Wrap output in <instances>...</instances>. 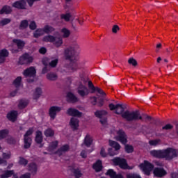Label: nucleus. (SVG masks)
I'll return each instance as SVG.
<instances>
[{
	"label": "nucleus",
	"instance_id": "1",
	"mask_svg": "<svg viewBox=\"0 0 178 178\" xmlns=\"http://www.w3.org/2000/svg\"><path fill=\"white\" fill-rule=\"evenodd\" d=\"M42 41L44 42H51L56 48L62 47V44H63V39H62V38L56 37L52 35H45L43 37Z\"/></svg>",
	"mask_w": 178,
	"mask_h": 178
},
{
	"label": "nucleus",
	"instance_id": "2",
	"mask_svg": "<svg viewBox=\"0 0 178 178\" xmlns=\"http://www.w3.org/2000/svg\"><path fill=\"white\" fill-rule=\"evenodd\" d=\"M88 81V79L83 78L81 79V82L79 84L77 88V92L79 95L81 97V98H86L90 94V90L87 86H85L84 84Z\"/></svg>",
	"mask_w": 178,
	"mask_h": 178
},
{
	"label": "nucleus",
	"instance_id": "3",
	"mask_svg": "<svg viewBox=\"0 0 178 178\" xmlns=\"http://www.w3.org/2000/svg\"><path fill=\"white\" fill-rule=\"evenodd\" d=\"M178 155V150L172 147H168L165 149H163V158H165L167 161H170L173 158H176Z\"/></svg>",
	"mask_w": 178,
	"mask_h": 178
},
{
	"label": "nucleus",
	"instance_id": "4",
	"mask_svg": "<svg viewBox=\"0 0 178 178\" xmlns=\"http://www.w3.org/2000/svg\"><path fill=\"white\" fill-rule=\"evenodd\" d=\"M140 168L145 175L149 176V175H151V172H152V169H154V165L147 161H145L143 163L140 165Z\"/></svg>",
	"mask_w": 178,
	"mask_h": 178
},
{
	"label": "nucleus",
	"instance_id": "5",
	"mask_svg": "<svg viewBox=\"0 0 178 178\" xmlns=\"http://www.w3.org/2000/svg\"><path fill=\"white\" fill-rule=\"evenodd\" d=\"M33 60L34 58H33V56L26 53L19 57L18 64L29 65V63H32Z\"/></svg>",
	"mask_w": 178,
	"mask_h": 178
},
{
	"label": "nucleus",
	"instance_id": "6",
	"mask_svg": "<svg viewBox=\"0 0 178 178\" xmlns=\"http://www.w3.org/2000/svg\"><path fill=\"white\" fill-rule=\"evenodd\" d=\"M35 68L34 67H30L24 71L23 74L25 77H32L31 79H27V81L28 83H33L34 81V77H35Z\"/></svg>",
	"mask_w": 178,
	"mask_h": 178
},
{
	"label": "nucleus",
	"instance_id": "7",
	"mask_svg": "<svg viewBox=\"0 0 178 178\" xmlns=\"http://www.w3.org/2000/svg\"><path fill=\"white\" fill-rule=\"evenodd\" d=\"M113 162L115 165L120 166L121 169H130L126 159L117 157L113 159Z\"/></svg>",
	"mask_w": 178,
	"mask_h": 178
},
{
	"label": "nucleus",
	"instance_id": "8",
	"mask_svg": "<svg viewBox=\"0 0 178 178\" xmlns=\"http://www.w3.org/2000/svg\"><path fill=\"white\" fill-rule=\"evenodd\" d=\"M108 107L111 111H115V113H117V115H123L124 113V108L122 104L115 105L113 104H110Z\"/></svg>",
	"mask_w": 178,
	"mask_h": 178
},
{
	"label": "nucleus",
	"instance_id": "9",
	"mask_svg": "<svg viewBox=\"0 0 178 178\" xmlns=\"http://www.w3.org/2000/svg\"><path fill=\"white\" fill-rule=\"evenodd\" d=\"M109 145L113 148H115V152H113V149H108L109 155H111V156H113L114 155H116L118 154V152L116 151H119V149H120V145L118 143V142L109 140Z\"/></svg>",
	"mask_w": 178,
	"mask_h": 178
},
{
	"label": "nucleus",
	"instance_id": "10",
	"mask_svg": "<svg viewBox=\"0 0 178 178\" xmlns=\"http://www.w3.org/2000/svg\"><path fill=\"white\" fill-rule=\"evenodd\" d=\"M115 139L117 141H120L122 144H127V136L123 131V130H119L117 132V136H115Z\"/></svg>",
	"mask_w": 178,
	"mask_h": 178
},
{
	"label": "nucleus",
	"instance_id": "11",
	"mask_svg": "<svg viewBox=\"0 0 178 178\" xmlns=\"http://www.w3.org/2000/svg\"><path fill=\"white\" fill-rule=\"evenodd\" d=\"M95 115L97 118H99L100 119V123L103 125L105 126L107 123L106 118L102 119L104 116H106L108 115V112L102 110V111H97L95 113Z\"/></svg>",
	"mask_w": 178,
	"mask_h": 178
},
{
	"label": "nucleus",
	"instance_id": "12",
	"mask_svg": "<svg viewBox=\"0 0 178 178\" xmlns=\"http://www.w3.org/2000/svg\"><path fill=\"white\" fill-rule=\"evenodd\" d=\"M62 111V108L56 106H53L49 108V115L52 119V120H54L55 118H56L57 113H59Z\"/></svg>",
	"mask_w": 178,
	"mask_h": 178
},
{
	"label": "nucleus",
	"instance_id": "13",
	"mask_svg": "<svg viewBox=\"0 0 178 178\" xmlns=\"http://www.w3.org/2000/svg\"><path fill=\"white\" fill-rule=\"evenodd\" d=\"M66 114L69 116H76L77 118H81V115H83L79 110L73 108H69L66 111Z\"/></svg>",
	"mask_w": 178,
	"mask_h": 178
},
{
	"label": "nucleus",
	"instance_id": "14",
	"mask_svg": "<svg viewBox=\"0 0 178 178\" xmlns=\"http://www.w3.org/2000/svg\"><path fill=\"white\" fill-rule=\"evenodd\" d=\"M122 118L128 121H131L134 119V111H126L122 114Z\"/></svg>",
	"mask_w": 178,
	"mask_h": 178
},
{
	"label": "nucleus",
	"instance_id": "15",
	"mask_svg": "<svg viewBox=\"0 0 178 178\" xmlns=\"http://www.w3.org/2000/svg\"><path fill=\"white\" fill-rule=\"evenodd\" d=\"M74 55H76V53L72 49L68 47L65 50V56L66 59H69L72 61L74 59Z\"/></svg>",
	"mask_w": 178,
	"mask_h": 178
},
{
	"label": "nucleus",
	"instance_id": "16",
	"mask_svg": "<svg viewBox=\"0 0 178 178\" xmlns=\"http://www.w3.org/2000/svg\"><path fill=\"white\" fill-rule=\"evenodd\" d=\"M9 56V51L6 49L0 50V63H5L6 58Z\"/></svg>",
	"mask_w": 178,
	"mask_h": 178
},
{
	"label": "nucleus",
	"instance_id": "17",
	"mask_svg": "<svg viewBox=\"0 0 178 178\" xmlns=\"http://www.w3.org/2000/svg\"><path fill=\"white\" fill-rule=\"evenodd\" d=\"M153 173L154 176L156 177H163V176H165L166 171L163 170V168H154Z\"/></svg>",
	"mask_w": 178,
	"mask_h": 178
},
{
	"label": "nucleus",
	"instance_id": "18",
	"mask_svg": "<svg viewBox=\"0 0 178 178\" xmlns=\"http://www.w3.org/2000/svg\"><path fill=\"white\" fill-rule=\"evenodd\" d=\"M13 6L17 9H26V1L19 0L15 1L14 3H13Z\"/></svg>",
	"mask_w": 178,
	"mask_h": 178
},
{
	"label": "nucleus",
	"instance_id": "19",
	"mask_svg": "<svg viewBox=\"0 0 178 178\" xmlns=\"http://www.w3.org/2000/svg\"><path fill=\"white\" fill-rule=\"evenodd\" d=\"M13 44L17 45L18 49H23L24 45H26V42L20 39H13Z\"/></svg>",
	"mask_w": 178,
	"mask_h": 178
},
{
	"label": "nucleus",
	"instance_id": "20",
	"mask_svg": "<svg viewBox=\"0 0 178 178\" xmlns=\"http://www.w3.org/2000/svg\"><path fill=\"white\" fill-rule=\"evenodd\" d=\"M70 125L73 130H77L79 127V119L72 117L70 120Z\"/></svg>",
	"mask_w": 178,
	"mask_h": 178
},
{
	"label": "nucleus",
	"instance_id": "21",
	"mask_svg": "<svg viewBox=\"0 0 178 178\" xmlns=\"http://www.w3.org/2000/svg\"><path fill=\"white\" fill-rule=\"evenodd\" d=\"M67 100L68 102H72V104H74V102H79V98L74 95V94L72 92H68L67 94Z\"/></svg>",
	"mask_w": 178,
	"mask_h": 178
},
{
	"label": "nucleus",
	"instance_id": "22",
	"mask_svg": "<svg viewBox=\"0 0 178 178\" xmlns=\"http://www.w3.org/2000/svg\"><path fill=\"white\" fill-rule=\"evenodd\" d=\"M69 151V145H64L58 149V150L56 152L57 155L58 156H60L61 155H63L65 152H67Z\"/></svg>",
	"mask_w": 178,
	"mask_h": 178
},
{
	"label": "nucleus",
	"instance_id": "23",
	"mask_svg": "<svg viewBox=\"0 0 178 178\" xmlns=\"http://www.w3.org/2000/svg\"><path fill=\"white\" fill-rule=\"evenodd\" d=\"M7 118L11 122H15L17 119V111H12L7 114Z\"/></svg>",
	"mask_w": 178,
	"mask_h": 178
},
{
	"label": "nucleus",
	"instance_id": "24",
	"mask_svg": "<svg viewBox=\"0 0 178 178\" xmlns=\"http://www.w3.org/2000/svg\"><path fill=\"white\" fill-rule=\"evenodd\" d=\"M32 141L31 137H24V148L29 149L31 147Z\"/></svg>",
	"mask_w": 178,
	"mask_h": 178
},
{
	"label": "nucleus",
	"instance_id": "25",
	"mask_svg": "<svg viewBox=\"0 0 178 178\" xmlns=\"http://www.w3.org/2000/svg\"><path fill=\"white\" fill-rule=\"evenodd\" d=\"M150 154L154 158H163V150H152Z\"/></svg>",
	"mask_w": 178,
	"mask_h": 178
},
{
	"label": "nucleus",
	"instance_id": "26",
	"mask_svg": "<svg viewBox=\"0 0 178 178\" xmlns=\"http://www.w3.org/2000/svg\"><path fill=\"white\" fill-rule=\"evenodd\" d=\"M106 175L108 176H110L111 178H123V176L122 175H117L116 172L113 171V170L110 169L108 170Z\"/></svg>",
	"mask_w": 178,
	"mask_h": 178
},
{
	"label": "nucleus",
	"instance_id": "27",
	"mask_svg": "<svg viewBox=\"0 0 178 178\" xmlns=\"http://www.w3.org/2000/svg\"><path fill=\"white\" fill-rule=\"evenodd\" d=\"M42 132H41V131H36L35 138V143H37V144H41V143H42Z\"/></svg>",
	"mask_w": 178,
	"mask_h": 178
},
{
	"label": "nucleus",
	"instance_id": "28",
	"mask_svg": "<svg viewBox=\"0 0 178 178\" xmlns=\"http://www.w3.org/2000/svg\"><path fill=\"white\" fill-rule=\"evenodd\" d=\"M93 169L95 172H101L102 170V161L98 160L94 165Z\"/></svg>",
	"mask_w": 178,
	"mask_h": 178
},
{
	"label": "nucleus",
	"instance_id": "29",
	"mask_svg": "<svg viewBox=\"0 0 178 178\" xmlns=\"http://www.w3.org/2000/svg\"><path fill=\"white\" fill-rule=\"evenodd\" d=\"M44 34L45 33L43 29H38L33 32V37L34 38H39V37L44 35Z\"/></svg>",
	"mask_w": 178,
	"mask_h": 178
},
{
	"label": "nucleus",
	"instance_id": "30",
	"mask_svg": "<svg viewBox=\"0 0 178 178\" xmlns=\"http://www.w3.org/2000/svg\"><path fill=\"white\" fill-rule=\"evenodd\" d=\"M47 80H49L50 81H56V80H58V75L54 72H49L46 76Z\"/></svg>",
	"mask_w": 178,
	"mask_h": 178
},
{
	"label": "nucleus",
	"instance_id": "31",
	"mask_svg": "<svg viewBox=\"0 0 178 178\" xmlns=\"http://www.w3.org/2000/svg\"><path fill=\"white\" fill-rule=\"evenodd\" d=\"M60 33L63 38H69L70 36V31L66 28H63Z\"/></svg>",
	"mask_w": 178,
	"mask_h": 178
},
{
	"label": "nucleus",
	"instance_id": "32",
	"mask_svg": "<svg viewBox=\"0 0 178 178\" xmlns=\"http://www.w3.org/2000/svg\"><path fill=\"white\" fill-rule=\"evenodd\" d=\"M84 144L86 147H90L92 144V138L89 134H87L84 139Z\"/></svg>",
	"mask_w": 178,
	"mask_h": 178
},
{
	"label": "nucleus",
	"instance_id": "33",
	"mask_svg": "<svg viewBox=\"0 0 178 178\" xmlns=\"http://www.w3.org/2000/svg\"><path fill=\"white\" fill-rule=\"evenodd\" d=\"M58 140H55L50 143L49 145V151L50 152H52V151H54V149H56V148H58Z\"/></svg>",
	"mask_w": 178,
	"mask_h": 178
},
{
	"label": "nucleus",
	"instance_id": "34",
	"mask_svg": "<svg viewBox=\"0 0 178 178\" xmlns=\"http://www.w3.org/2000/svg\"><path fill=\"white\" fill-rule=\"evenodd\" d=\"M43 31L46 34H49V33H54L55 31V28L49 25H46L43 28Z\"/></svg>",
	"mask_w": 178,
	"mask_h": 178
},
{
	"label": "nucleus",
	"instance_id": "35",
	"mask_svg": "<svg viewBox=\"0 0 178 178\" xmlns=\"http://www.w3.org/2000/svg\"><path fill=\"white\" fill-rule=\"evenodd\" d=\"M12 12V8L9 6H6L2 8V9L0 10V15H3V13H6V15Z\"/></svg>",
	"mask_w": 178,
	"mask_h": 178
},
{
	"label": "nucleus",
	"instance_id": "36",
	"mask_svg": "<svg viewBox=\"0 0 178 178\" xmlns=\"http://www.w3.org/2000/svg\"><path fill=\"white\" fill-rule=\"evenodd\" d=\"M42 94V90L40 88H37L33 93V99H38Z\"/></svg>",
	"mask_w": 178,
	"mask_h": 178
},
{
	"label": "nucleus",
	"instance_id": "37",
	"mask_svg": "<svg viewBox=\"0 0 178 178\" xmlns=\"http://www.w3.org/2000/svg\"><path fill=\"white\" fill-rule=\"evenodd\" d=\"M14 173H15V171H13V170H6V171H5L4 174H3L0 176V178L11 177V176L13 175Z\"/></svg>",
	"mask_w": 178,
	"mask_h": 178
},
{
	"label": "nucleus",
	"instance_id": "38",
	"mask_svg": "<svg viewBox=\"0 0 178 178\" xmlns=\"http://www.w3.org/2000/svg\"><path fill=\"white\" fill-rule=\"evenodd\" d=\"M29 172H31L33 175H35L37 173V165L34 163L29 164Z\"/></svg>",
	"mask_w": 178,
	"mask_h": 178
},
{
	"label": "nucleus",
	"instance_id": "39",
	"mask_svg": "<svg viewBox=\"0 0 178 178\" xmlns=\"http://www.w3.org/2000/svg\"><path fill=\"white\" fill-rule=\"evenodd\" d=\"M72 174L75 178H80L83 176V173H81V171L79 168L73 169Z\"/></svg>",
	"mask_w": 178,
	"mask_h": 178
},
{
	"label": "nucleus",
	"instance_id": "40",
	"mask_svg": "<svg viewBox=\"0 0 178 178\" xmlns=\"http://www.w3.org/2000/svg\"><path fill=\"white\" fill-rule=\"evenodd\" d=\"M44 134L46 137H54L55 132L54 130H52V129L48 128L44 131Z\"/></svg>",
	"mask_w": 178,
	"mask_h": 178
},
{
	"label": "nucleus",
	"instance_id": "41",
	"mask_svg": "<svg viewBox=\"0 0 178 178\" xmlns=\"http://www.w3.org/2000/svg\"><path fill=\"white\" fill-rule=\"evenodd\" d=\"M27 105H29V101L22 99L19 102L18 107L19 109H23V108H26V106H27Z\"/></svg>",
	"mask_w": 178,
	"mask_h": 178
},
{
	"label": "nucleus",
	"instance_id": "42",
	"mask_svg": "<svg viewBox=\"0 0 178 178\" xmlns=\"http://www.w3.org/2000/svg\"><path fill=\"white\" fill-rule=\"evenodd\" d=\"M12 22L10 18H3L0 20V27H3V26H6V24H9Z\"/></svg>",
	"mask_w": 178,
	"mask_h": 178
},
{
	"label": "nucleus",
	"instance_id": "43",
	"mask_svg": "<svg viewBox=\"0 0 178 178\" xmlns=\"http://www.w3.org/2000/svg\"><path fill=\"white\" fill-rule=\"evenodd\" d=\"M27 27H29V21L26 19L21 21L19 24V29L24 30V29H27Z\"/></svg>",
	"mask_w": 178,
	"mask_h": 178
},
{
	"label": "nucleus",
	"instance_id": "44",
	"mask_svg": "<svg viewBox=\"0 0 178 178\" xmlns=\"http://www.w3.org/2000/svg\"><path fill=\"white\" fill-rule=\"evenodd\" d=\"M70 17H72V15L70 13L62 14L60 15V19L65 20V22H70Z\"/></svg>",
	"mask_w": 178,
	"mask_h": 178
},
{
	"label": "nucleus",
	"instance_id": "45",
	"mask_svg": "<svg viewBox=\"0 0 178 178\" xmlns=\"http://www.w3.org/2000/svg\"><path fill=\"white\" fill-rule=\"evenodd\" d=\"M21 83H22V76H18L14 81L13 84L15 87H16V88H19V87H20Z\"/></svg>",
	"mask_w": 178,
	"mask_h": 178
},
{
	"label": "nucleus",
	"instance_id": "46",
	"mask_svg": "<svg viewBox=\"0 0 178 178\" xmlns=\"http://www.w3.org/2000/svg\"><path fill=\"white\" fill-rule=\"evenodd\" d=\"M70 67L72 72H75L79 68L77 63L76 61H71Z\"/></svg>",
	"mask_w": 178,
	"mask_h": 178
},
{
	"label": "nucleus",
	"instance_id": "47",
	"mask_svg": "<svg viewBox=\"0 0 178 178\" xmlns=\"http://www.w3.org/2000/svg\"><path fill=\"white\" fill-rule=\"evenodd\" d=\"M70 49H72L74 51V52H77L78 49H80V46L79 45V44L77 43H74L70 45Z\"/></svg>",
	"mask_w": 178,
	"mask_h": 178
},
{
	"label": "nucleus",
	"instance_id": "48",
	"mask_svg": "<svg viewBox=\"0 0 178 178\" xmlns=\"http://www.w3.org/2000/svg\"><path fill=\"white\" fill-rule=\"evenodd\" d=\"M9 131L6 129H3L0 131V140H2V138H5L6 136H8Z\"/></svg>",
	"mask_w": 178,
	"mask_h": 178
},
{
	"label": "nucleus",
	"instance_id": "49",
	"mask_svg": "<svg viewBox=\"0 0 178 178\" xmlns=\"http://www.w3.org/2000/svg\"><path fill=\"white\" fill-rule=\"evenodd\" d=\"M149 144L150 145H159V144H161V140L159 139H156V140H149Z\"/></svg>",
	"mask_w": 178,
	"mask_h": 178
},
{
	"label": "nucleus",
	"instance_id": "50",
	"mask_svg": "<svg viewBox=\"0 0 178 178\" xmlns=\"http://www.w3.org/2000/svg\"><path fill=\"white\" fill-rule=\"evenodd\" d=\"M19 165H23L24 166H26V165L29 163V161L26 159L20 157L19 160Z\"/></svg>",
	"mask_w": 178,
	"mask_h": 178
},
{
	"label": "nucleus",
	"instance_id": "51",
	"mask_svg": "<svg viewBox=\"0 0 178 178\" xmlns=\"http://www.w3.org/2000/svg\"><path fill=\"white\" fill-rule=\"evenodd\" d=\"M58 58H56L49 63V66H51V67H56V65H58Z\"/></svg>",
	"mask_w": 178,
	"mask_h": 178
},
{
	"label": "nucleus",
	"instance_id": "52",
	"mask_svg": "<svg viewBox=\"0 0 178 178\" xmlns=\"http://www.w3.org/2000/svg\"><path fill=\"white\" fill-rule=\"evenodd\" d=\"M29 29L31 30H35V29H37V24L35 23V22L34 21L31 22L29 24Z\"/></svg>",
	"mask_w": 178,
	"mask_h": 178
},
{
	"label": "nucleus",
	"instance_id": "53",
	"mask_svg": "<svg viewBox=\"0 0 178 178\" xmlns=\"http://www.w3.org/2000/svg\"><path fill=\"white\" fill-rule=\"evenodd\" d=\"M33 131L34 130L33 129V128H30L24 135V137H30L31 134H33Z\"/></svg>",
	"mask_w": 178,
	"mask_h": 178
},
{
	"label": "nucleus",
	"instance_id": "54",
	"mask_svg": "<svg viewBox=\"0 0 178 178\" xmlns=\"http://www.w3.org/2000/svg\"><path fill=\"white\" fill-rule=\"evenodd\" d=\"M125 151L128 154H130V152H133V146L129 145H125Z\"/></svg>",
	"mask_w": 178,
	"mask_h": 178
},
{
	"label": "nucleus",
	"instance_id": "55",
	"mask_svg": "<svg viewBox=\"0 0 178 178\" xmlns=\"http://www.w3.org/2000/svg\"><path fill=\"white\" fill-rule=\"evenodd\" d=\"M142 119L141 115H140V112L139 111H135L134 112V120H139Z\"/></svg>",
	"mask_w": 178,
	"mask_h": 178
},
{
	"label": "nucleus",
	"instance_id": "56",
	"mask_svg": "<svg viewBox=\"0 0 178 178\" xmlns=\"http://www.w3.org/2000/svg\"><path fill=\"white\" fill-rule=\"evenodd\" d=\"M119 30H120V28L119 27V26H118V25L113 26L112 32L114 34H116V33H118V31H119Z\"/></svg>",
	"mask_w": 178,
	"mask_h": 178
},
{
	"label": "nucleus",
	"instance_id": "57",
	"mask_svg": "<svg viewBox=\"0 0 178 178\" xmlns=\"http://www.w3.org/2000/svg\"><path fill=\"white\" fill-rule=\"evenodd\" d=\"M88 87L90 90H92V92H94L95 91V87H94V84H92V82L91 81H88Z\"/></svg>",
	"mask_w": 178,
	"mask_h": 178
},
{
	"label": "nucleus",
	"instance_id": "58",
	"mask_svg": "<svg viewBox=\"0 0 178 178\" xmlns=\"http://www.w3.org/2000/svg\"><path fill=\"white\" fill-rule=\"evenodd\" d=\"M173 129V126L170 124H168L165 126L163 127V130H170Z\"/></svg>",
	"mask_w": 178,
	"mask_h": 178
},
{
	"label": "nucleus",
	"instance_id": "59",
	"mask_svg": "<svg viewBox=\"0 0 178 178\" xmlns=\"http://www.w3.org/2000/svg\"><path fill=\"white\" fill-rule=\"evenodd\" d=\"M95 91H97V92H99V94H101L102 95H105V92H104V90H102V89L96 87L95 88Z\"/></svg>",
	"mask_w": 178,
	"mask_h": 178
},
{
	"label": "nucleus",
	"instance_id": "60",
	"mask_svg": "<svg viewBox=\"0 0 178 178\" xmlns=\"http://www.w3.org/2000/svg\"><path fill=\"white\" fill-rule=\"evenodd\" d=\"M31 174L29 172H26L20 176V178H31Z\"/></svg>",
	"mask_w": 178,
	"mask_h": 178
},
{
	"label": "nucleus",
	"instance_id": "61",
	"mask_svg": "<svg viewBox=\"0 0 178 178\" xmlns=\"http://www.w3.org/2000/svg\"><path fill=\"white\" fill-rule=\"evenodd\" d=\"M100 154L102 156H103V158L107 156L108 154L105 152V149L104 147L101 149Z\"/></svg>",
	"mask_w": 178,
	"mask_h": 178
},
{
	"label": "nucleus",
	"instance_id": "62",
	"mask_svg": "<svg viewBox=\"0 0 178 178\" xmlns=\"http://www.w3.org/2000/svg\"><path fill=\"white\" fill-rule=\"evenodd\" d=\"M17 92H19V88H17L15 90L10 92V97H16L17 95Z\"/></svg>",
	"mask_w": 178,
	"mask_h": 178
},
{
	"label": "nucleus",
	"instance_id": "63",
	"mask_svg": "<svg viewBox=\"0 0 178 178\" xmlns=\"http://www.w3.org/2000/svg\"><path fill=\"white\" fill-rule=\"evenodd\" d=\"M40 54H42L44 55V54L47 53V49L45 47H42L39 49Z\"/></svg>",
	"mask_w": 178,
	"mask_h": 178
},
{
	"label": "nucleus",
	"instance_id": "64",
	"mask_svg": "<svg viewBox=\"0 0 178 178\" xmlns=\"http://www.w3.org/2000/svg\"><path fill=\"white\" fill-rule=\"evenodd\" d=\"M81 158H87V152L86 150H82L81 152Z\"/></svg>",
	"mask_w": 178,
	"mask_h": 178
}]
</instances>
